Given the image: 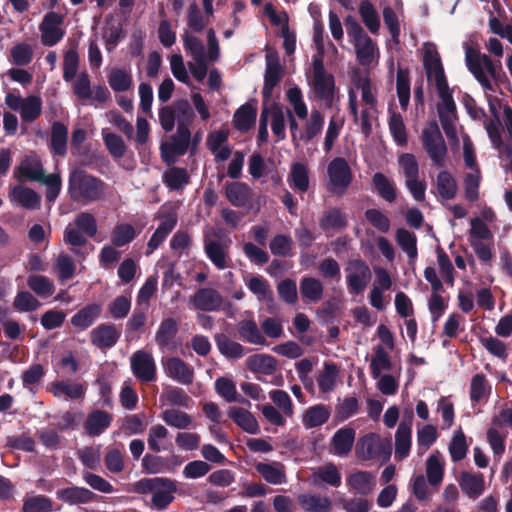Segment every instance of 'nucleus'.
I'll use <instances>...</instances> for the list:
<instances>
[{"label": "nucleus", "mask_w": 512, "mask_h": 512, "mask_svg": "<svg viewBox=\"0 0 512 512\" xmlns=\"http://www.w3.org/2000/svg\"><path fill=\"white\" fill-rule=\"evenodd\" d=\"M106 183L81 168H74L68 177V195L74 202L93 203L103 198Z\"/></svg>", "instance_id": "obj_1"}, {"label": "nucleus", "mask_w": 512, "mask_h": 512, "mask_svg": "<svg viewBox=\"0 0 512 512\" xmlns=\"http://www.w3.org/2000/svg\"><path fill=\"white\" fill-rule=\"evenodd\" d=\"M176 482L165 477L142 478L132 485V492L145 495L152 493L151 504L156 510H165L175 499Z\"/></svg>", "instance_id": "obj_2"}, {"label": "nucleus", "mask_w": 512, "mask_h": 512, "mask_svg": "<svg viewBox=\"0 0 512 512\" xmlns=\"http://www.w3.org/2000/svg\"><path fill=\"white\" fill-rule=\"evenodd\" d=\"M422 145L428 157L437 168L446 167L448 148L435 120L422 131Z\"/></svg>", "instance_id": "obj_3"}, {"label": "nucleus", "mask_w": 512, "mask_h": 512, "mask_svg": "<svg viewBox=\"0 0 512 512\" xmlns=\"http://www.w3.org/2000/svg\"><path fill=\"white\" fill-rule=\"evenodd\" d=\"M313 81L312 87L316 97L331 107L334 100L335 80L334 76L325 69L321 55L313 56Z\"/></svg>", "instance_id": "obj_4"}, {"label": "nucleus", "mask_w": 512, "mask_h": 512, "mask_svg": "<svg viewBox=\"0 0 512 512\" xmlns=\"http://www.w3.org/2000/svg\"><path fill=\"white\" fill-rule=\"evenodd\" d=\"M356 454L363 460L383 458L386 461L391 456V445L383 442L379 435L368 433L357 441Z\"/></svg>", "instance_id": "obj_5"}, {"label": "nucleus", "mask_w": 512, "mask_h": 512, "mask_svg": "<svg viewBox=\"0 0 512 512\" xmlns=\"http://www.w3.org/2000/svg\"><path fill=\"white\" fill-rule=\"evenodd\" d=\"M346 282L350 294L363 293L371 281L372 273L368 264L362 259H352L345 268Z\"/></svg>", "instance_id": "obj_6"}, {"label": "nucleus", "mask_w": 512, "mask_h": 512, "mask_svg": "<svg viewBox=\"0 0 512 512\" xmlns=\"http://www.w3.org/2000/svg\"><path fill=\"white\" fill-rule=\"evenodd\" d=\"M191 141L190 128L177 127L176 134L171 136L169 143H163L160 147L161 158L168 166L173 165L176 157L186 154Z\"/></svg>", "instance_id": "obj_7"}, {"label": "nucleus", "mask_w": 512, "mask_h": 512, "mask_svg": "<svg viewBox=\"0 0 512 512\" xmlns=\"http://www.w3.org/2000/svg\"><path fill=\"white\" fill-rule=\"evenodd\" d=\"M190 302L196 310L203 312L219 311L223 305V297L214 288L201 287L190 297Z\"/></svg>", "instance_id": "obj_8"}, {"label": "nucleus", "mask_w": 512, "mask_h": 512, "mask_svg": "<svg viewBox=\"0 0 512 512\" xmlns=\"http://www.w3.org/2000/svg\"><path fill=\"white\" fill-rule=\"evenodd\" d=\"M131 370L142 382H151L156 378V366L151 354L139 350L131 357Z\"/></svg>", "instance_id": "obj_9"}, {"label": "nucleus", "mask_w": 512, "mask_h": 512, "mask_svg": "<svg viewBox=\"0 0 512 512\" xmlns=\"http://www.w3.org/2000/svg\"><path fill=\"white\" fill-rule=\"evenodd\" d=\"M121 337V331L114 324L102 323L90 332L91 344L100 350L111 349Z\"/></svg>", "instance_id": "obj_10"}, {"label": "nucleus", "mask_w": 512, "mask_h": 512, "mask_svg": "<svg viewBox=\"0 0 512 512\" xmlns=\"http://www.w3.org/2000/svg\"><path fill=\"white\" fill-rule=\"evenodd\" d=\"M158 218L161 222L147 243L146 255L153 253L177 225L178 218L174 212H165L159 215Z\"/></svg>", "instance_id": "obj_11"}, {"label": "nucleus", "mask_w": 512, "mask_h": 512, "mask_svg": "<svg viewBox=\"0 0 512 512\" xmlns=\"http://www.w3.org/2000/svg\"><path fill=\"white\" fill-rule=\"evenodd\" d=\"M327 173L329 182L334 188L345 190L352 181L351 169L342 157H337L329 163Z\"/></svg>", "instance_id": "obj_12"}, {"label": "nucleus", "mask_w": 512, "mask_h": 512, "mask_svg": "<svg viewBox=\"0 0 512 512\" xmlns=\"http://www.w3.org/2000/svg\"><path fill=\"white\" fill-rule=\"evenodd\" d=\"M167 376L178 383L189 385L194 380V369L179 357H170L164 363Z\"/></svg>", "instance_id": "obj_13"}, {"label": "nucleus", "mask_w": 512, "mask_h": 512, "mask_svg": "<svg viewBox=\"0 0 512 512\" xmlns=\"http://www.w3.org/2000/svg\"><path fill=\"white\" fill-rule=\"evenodd\" d=\"M266 60L267 63L262 88L263 105H268L270 102L274 88L281 81L282 72L278 58L272 59L270 56H267Z\"/></svg>", "instance_id": "obj_14"}, {"label": "nucleus", "mask_w": 512, "mask_h": 512, "mask_svg": "<svg viewBox=\"0 0 512 512\" xmlns=\"http://www.w3.org/2000/svg\"><path fill=\"white\" fill-rule=\"evenodd\" d=\"M56 497L60 501L73 506L87 504L98 500L99 496L85 487L72 486L56 491Z\"/></svg>", "instance_id": "obj_15"}, {"label": "nucleus", "mask_w": 512, "mask_h": 512, "mask_svg": "<svg viewBox=\"0 0 512 512\" xmlns=\"http://www.w3.org/2000/svg\"><path fill=\"white\" fill-rule=\"evenodd\" d=\"M204 250L209 260L220 270L229 267V255L227 247L220 241L212 240L208 235L204 237Z\"/></svg>", "instance_id": "obj_16"}, {"label": "nucleus", "mask_w": 512, "mask_h": 512, "mask_svg": "<svg viewBox=\"0 0 512 512\" xmlns=\"http://www.w3.org/2000/svg\"><path fill=\"white\" fill-rule=\"evenodd\" d=\"M112 420V415L108 412L95 409L87 415L84 429L91 437L99 436L111 425Z\"/></svg>", "instance_id": "obj_17"}, {"label": "nucleus", "mask_w": 512, "mask_h": 512, "mask_svg": "<svg viewBox=\"0 0 512 512\" xmlns=\"http://www.w3.org/2000/svg\"><path fill=\"white\" fill-rule=\"evenodd\" d=\"M257 107L255 102H246L241 105L233 115L234 127L241 132L249 131L255 124Z\"/></svg>", "instance_id": "obj_18"}, {"label": "nucleus", "mask_w": 512, "mask_h": 512, "mask_svg": "<svg viewBox=\"0 0 512 512\" xmlns=\"http://www.w3.org/2000/svg\"><path fill=\"white\" fill-rule=\"evenodd\" d=\"M227 414L229 418H231L234 423L245 432L249 434L259 433L258 422L250 411L241 407L231 406L229 407Z\"/></svg>", "instance_id": "obj_19"}, {"label": "nucleus", "mask_w": 512, "mask_h": 512, "mask_svg": "<svg viewBox=\"0 0 512 512\" xmlns=\"http://www.w3.org/2000/svg\"><path fill=\"white\" fill-rule=\"evenodd\" d=\"M225 195L228 201L235 207H245L251 199V189L244 182H227Z\"/></svg>", "instance_id": "obj_20"}, {"label": "nucleus", "mask_w": 512, "mask_h": 512, "mask_svg": "<svg viewBox=\"0 0 512 512\" xmlns=\"http://www.w3.org/2000/svg\"><path fill=\"white\" fill-rule=\"evenodd\" d=\"M11 201L18 203L25 209L35 210L38 209L41 203L40 196L31 188L16 185L9 194Z\"/></svg>", "instance_id": "obj_21"}, {"label": "nucleus", "mask_w": 512, "mask_h": 512, "mask_svg": "<svg viewBox=\"0 0 512 512\" xmlns=\"http://www.w3.org/2000/svg\"><path fill=\"white\" fill-rule=\"evenodd\" d=\"M355 435V430L351 427L337 430L331 440L333 453L337 456L347 455L353 447Z\"/></svg>", "instance_id": "obj_22"}, {"label": "nucleus", "mask_w": 512, "mask_h": 512, "mask_svg": "<svg viewBox=\"0 0 512 512\" xmlns=\"http://www.w3.org/2000/svg\"><path fill=\"white\" fill-rule=\"evenodd\" d=\"M484 484L485 480L482 473L462 472L459 479L462 492L471 499H476L483 493Z\"/></svg>", "instance_id": "obj_23"}, {"label": "nucleus", "mask_w": 512, "mask_h": 512, "mask_svg": "<svg viewBox=\"0 0 512 512\" xmlns=\"http://www.w3.org/2000/svg\"><path fill=\"white\" fill-rule=\"evenodd\" d=\"M178 330L179 325L174 318L167 317L163 319L156 331L155 342L161 349L169 348Z\"/></svg>", "instance_id": "obj_24"}, {"label": "nucleus", "mask_w": 512, "mask_h": 512, "mask_svg": "<svg viewBox=\"0 0 512 512\" xmlns=\"http://www.w3.org/2000/svg\"><path fill=\"white\" fill-rule=\"evenodd\" d=\"M214 341L219 352L227 359H240L246 354L244 346L231 340L224 333L215 334Z\"/></svg>", "instance_id": "obj_25"}, {"label": "nucleus", "mask_w": 512, "mask_h": 512, "mask_svg": "<svg viewBox=\"0 0 512 512\" xmlns=\"http://www.w3.org/2000/svg\"><path fill=\"white\" fill-rule=\"evenodd\" d=\"M297 501L305 512H330L332 505L328 497L310 493L299 494Z\"/></svg>", "instance_id": "obj_26"}, {"label": "nucleus", "mask_w": 512, "mask_h": 512, "mask_svg": "<svg viewBox=\"0 0 512 512\" xmlns=\"http://www.w3.org/2000/svg\"><path fill=\"white\" fill-rule=\"evenodd\" d=\"M372 183L378 195L388 203H393L397 199L398 189L393 180L385 174L377 172L372 177Z\"/></svg>", "instance_id": "obj_27"}, {"label": "nucleus", "mask_w": 512, "mask_h": 512, "mask_svg": "<svg viewBox=\"0 0 512 512\" xmlns=\"http://www.w3.org/2000/svg\"><path fill=\"white\" fill-rule=\"evenodd\" d=\"M162 181L169 190L180 191L189 184L190 175L186 168L173 166L164 172Z\"/></svg>", "instance_id": "obj_28"}, {"label": "nucleus", "mask_w": 512, "mask_h": 512, "mask_svg": "<svg viewBox=\"0 0 512 512\" xmlns=\"http://www.w3.org/2000/svg\"><path fill=\"white\" fill-rule=\"evenodd\" d=\"M68 128L62 122L52 124L50 150L54 155L64 156L67 153Z\"/></svg>", "instance_id": "obj_29"}, {"label": "nucleus", "mask_w": 512, "mask_h": 512, "mask_svg": "<svg viewBox=\"0 0 512 512\" xmlns=\"http://www.w3.org/2000/svg\"><path fill=\"white\" fill-rule=\"evenodd\" d=\"M288 182L292 189L305 193L309 189V169L307 165L295 162L291 165Z\"/></svg>", "instance_id": "obj_30"}, {"label": "nucleus", "mask_w": 512, "mask_h": 512, "mask_svg": "<svg viewBox=\"0 0 512 512\" xmlns=\"http://www.w3.org/2000/svg\"><path fill=\"white\" fill-rule=\"evenodd\" d=\"M411 448V425L401 422L395 434V458L403 460L410 453Z\"/></svg>", "instance_id": "obj_31"}, {"label": "nucleus", "mask_w": 512, "mask_h": 512, "mask_svg": "<svg viewBox=\"0 0 512 512\" xmlns=\"http://www.w3.org/2000/svg\"><path fill=\"white\" fill-rule=\"evenodd\" d=\"M247 367L251 372L271 375L277 370V360L268 354H255L247 358Z\"/></svg>", "instance_id": "obj_32"}, {"label": "nucleus", "mask_w": 512, "mask_h": 512, "mask_svg": "<svg viewBox=\"0 0 512 512\" xmlns=\"http://www.w3.org/2000/svg\"><path fill=\"white\" fill-rule=\"evenodd\" d=\"M347 485L361 495H368L375 486L374 476L367 471H357L347 478Z\"/></svg>", "instance_id": "obj_33"}, {"label": "nucleus", "mask_w": 512, "mask_h": 512, "mask_svg": "<svg viewBox=\"0 0 512 512\" xmlns=\"http://www.w3.org/2000/svg\"><path fill=\"white\" fill-rule=\"evenodd\" d=\"M369 367L373 379H378L382 371L392 370L393 363L390 355L382 345H378L374 348V356L371 359Z\"/></svg>", "instance_id": "obj_34"}, {"label": "nucleus", "mask_w": 512, "mask_h": 512, "mask_svg": "<svg viewBox=\"0 0 512 512\" xmlns=\"http://www.w3.org/2000/svg\"><path fill=\"white\" fill-rule=\"evenodd\" d=\"M238 335L244 342L265 345L266 339L252 319L242 320L238 323Z\"/></svg>", "instance_id": "obj_35"}, {"label": "nucleus", "mask_w": 512, "mask_h": 512, "mask_svg": "<svg viewBox=\"0 0 512 512\" xmlns=\"http://www.w3.org/2000/svg\"><path fill=\"white\" fill-rule=\"evenodd\" d=\"M436 188L438 195L444 200L454 199L458 191L455 178L447 170H442L437 174Z\"/></svg>", "instance_id": "obj_36"}, {"label": "nucleus", "mask_w": 512, "mask_h": 512, "mask_svg": "<svg viewBox=\"0 0 512 512\" xmlns=\"http://www.w3.org/2000/svg\"><path fill=\"white\" fill-rule=\"evenodd\" d=\"M100 313V305L95 303L86 305L72 316L71 324L82 330L87 329L95 322Z\"/></svg>", "instance_id": "obj_37"}, {"label": "nucleus", "mask_w": 512, "mask_h": 512, "mask_svg": "<svg viewBox=\"0 0 512 512\" xmlns=\"http://www.w3.org/2000/svg\"><path fill=\"white\" fill-rule=\"evenodd\" d=\"M483 54L479 50L474 49L468 44L465 47V61L468 70L472 73L478 82L487 77L483 65Z\"/></svg>", "instance_id": "obj_38"}, {"label": "nucleus", "mask_w": 512, "mask_h": 512, "mask_svg": "<svg viewBox=\"0 0 512 512\" xmlns=\"http://www.w3.org/2000/svg\"><path fill=\"white\" fill-rule=\"evenodd\" d=\"M483 54L479 50L474 49L468 44L465 47V61L468 70L472 73L478 82L487 77L483 65Z\"/></svg>", "instance_id": "obj_39"}, {"label": "nucleus", "mask_w": 512, "mask_h": 512, "mask_svg": "<svg viewBox=\"0 0 512 512\" xmlns=\"http://www.w3.org/2000/svg\"><path fill=\"white\" fill-rule=\"evenodd\" d=\"M339 367L334 362H325L323 371L317 377V384L322 393H330L334 390Z\"/></svg>", "instance_id": "obj_40"}, {"label": "nucleus", "mask_w": 512, "mask_h": 512, "mask_svg": "<svg viewBox=\"0 0 512 512\" xmlns=\"http://www.w3.org/2000/svg\"><path fill=\"white\" fill-rule=\"evenodd\" d=\"M324 126V116L319 110H312L310 118L305 123L304 131L299 133V140L309 143L321 133Z\"/></svg>", "instance_id": "obj_41"}, {"label": "nucleus", "mask_w": 512, "mask_h": 512, "mask_svg": "<svg viewBox=\"0 0 512 512\" xmlns=\"http://www.w3.org/2000/svg\"><path fill=\"white\" fill-rule=\"evenodd\" d=\"M348 225L345 214L338 208H331L326 211L319 221V226L323 231L342 230Z\"/></svg>", "instance_id": "obj_42"}, {"label": "nucleus", "mask_w": 512, "mask_h": 512, "mask_svg": "<svg viewBox=\"0 0 512 512\" xmlns=\"http://www.w3.org/2000/svg\"><path fill=\"white\" fill-rule=\"evenodd\" d=\"M51 391L53 395L60 398L62 395L77 400L85 395V389L80 383H68L64 381H54L51 383Z\"/></svg>", "instance_id": "obj_43"}, {"label": "nucleus", "mask_w": 512, "mask_h": 512, "mask_svg": "<svg viewBox=\"0 0 512 512\" xmlns=\"http://www.w3.org/2000/svg\"><path fill=\"white\" fill-rule=\"evenodd\" d=\"M396 91L401 108L406 110L410 100V76L408 68L398 67Z\"/></svg>", "instance_id": "obj_44"}, {"label": "nucleus", "mask_w": 512, "mask_h": 512, "mask_svg": "<svg viewBox=\"0 0 512 512\" xmlns=\"http://www.w3.org/2000/svg\"><path fill=\"white\" fill-rule=\"evenodd\" d=\"M324 287L321 281L313 277H303L300 281V293L310 302H318L323 295Z\"/></svg>", "instance_id": "obj_45"}, {"label": "nucleus", "mask_w": 512, "mask_h": 512, "mask_svg": "<svg viewBox=\"0 0 512 512\" xmlns=\"http://www.w3.org/2000/svg\"><path fill=\"white\" fill-rule=\"evenodd\" d=\"M330 417V412L325 405L318 404L309 407L304 416L303 423L307 428H315L325 424Z\"/></svg>", "instance_id": "obj_46"}, {"label": "nucleus", "mask_w": 512, "mask_h": 512, "mask_svg": "<svg viewBox=\"0 0 512 512\" xmlns=\"http://www.w3.org/2000/svg\"><path fill=\"white\" fill-rule=\"evenodd\" d=\"M27 286L39 297L44 299L50 297L55 291L54 283L47 276L43 275H29L27 278Z\"/></svg>", "instance_id": "obj_47"}, {"label": "nucleus", "mask_w": 512, "mask_h": 512, "mask_svg": "<svg viewBox=\"0 0 512 512\" xmlns=\"http://www.w3.org/2000/svg\"><path fill=\"white\" fill-rule=\"evenodd\" d=\"M388 126L394 141L400 146L406 145L407 132L402 115L391 108H389Z\"/></svg>", "instance_id": "obj_48"}, {"label": "nucleus", "mask_w": 512, "mask_h": 512, "mask_svg": "<svg viewBox=\"0 0 512 512\" xmlns=\"http://www.w3.org/2000/svg\"><path fill=\"white\" fill-rule=\"evenodd\" d=\"M137 236L135 228L128 223L117 224L111 233V243L115 247H123L131 243Z\"/></svg>", "instance_id": "obj_49"}, {"label": "nucleus", "mask_w": 512, "mask_h": 512, "mask_svg": "<svg viewBox=\"0 0 512 512\" xmlns=\"http://www.w3.org/2000/svg\"><path fill=\"white\" fill-rule=\"evenodd\" d=\"M359 14L368 30L376 34L380 28V19L374 5L368 0H363L359 6Z\"/></svg>", "instance_id": "obj_50"}, {"label": "nucleus", "mask_w": 512, "mask_h": 512, "mask_svg": "<svg viewBox=\"0 0 512 512\" xmlns=\"http://www.w3.org/2000/svg\"><path fill=\"white\" fill-rule=\"evenodd\" d=\"M175 109L177 127L189 128L194 120V111L187 99H178L172 103Z\"/></svg>", "instance_id": "obj_51"}, {"label": "nucleus", "mask_w": 512, "mask_h": 512, "mask_svg": "<svg viewBox=\"0 0 512 512\" xmlns=\"http://www.w3.org/2000/svg\"><path fill=\"white\" fill-rule=\"evenodd\" d=\"M490 391L491 386L484 374H475L472 377L470 384V400L473 403H479L483 399L487 398Z\"/></svg>", "instance_id": "obj_52"}, {"label": "nucleus", "mask_w": 512, "mask_h": 512, "mask_svg": "<svg viewBox=\"0 0 512 512\" xmlns=\"http://www.w3.org/2000/svg\"><path fill=\"white\" fill-rule=\"evenodd\" d=\"M108 83L114 92H125L131 89L133 80L125 70L114 68L108 75Z\"/></svg>", "instance_id": "obj_53"}, {"label": "nucleus", "mask_w": 512, "mask_h": 512, "mask_svg": "<svg viewBox=\"0 0 512 512\" xmlns=\"http://www.w3.org/2000/svg\"><path fill=\"white\" fill-rule=\"evenodd\" d=\"M162 419L168 426L177 429H188L193 422L189 414L176 409L165 410L162 413Z\"/></svg>", "instance_id": "obj_54"}, {"label": "nucleus", "mask_w": 512, "mask_h": 512, "mask_svg": "<svg viewBox=\"0 0 512 512\" xmlns=\"http://www.w3.org/2000/svg\"><path fill=\"white\" fill-rule=\"evenodd\" d=\"M53 501L46 495L27 497L23 501L22 512H51Z\"/></svg>", "instance_id": "obj_55"}, {"label": "nucleus", "mask_w": 512, "mask_h": 512, "mask_svg": "<svg viewBox=\"0 0 512 512\" xmlns=\"http://www.w3.org/2000/svg\"><path fill=\"white\" fill-rule=\"evenodd\" d=\"M396 241L410 259L417 257V238L414 233L405 228H398L396 231Z\"/></svg>", "instance_id": "obj_56"}, {"label": "nucleus", "mask_w": 512, "mask_h": 512, "mask_svg": "<svg viewBox=\"0 0 512 512\" xmlns=\"http://www.w3.org/2000/svg\"><path fill=\"white\" fill-rule=\"evenodd\" d=\"M427 480L431 486L438 487L443 480L444 466L439 457L432 454L426 463Z\"/></svg>", "instance_id": "obj_57"}, {"label": "nucleus", "mask_w": 512, "mask_h": 512, "mask_svg": "<svg viewBox=\"0 0 512 512\" xmlns=\"http://www.w3.org/2000/svg\"><path fill=\"white\" fill-rule=\"evenodd\" d=\"M41 111L42 101L40 97L31 95L25 99L20 111V116L24 122L30 123L40 116Z\"/></svg>", "instance_id": "obj_58"}, {"label": "nucleus", "mask_w": 512, "mask_h": 512, "mask_svg": "<svg viewBox=\"0 0 512 512\" xmlns=\"http://www.w3.org/2000/svg\"><path fill=\"white\" fill-rule=\"evenodd\" d=\"M270 113L272 114L271 129L273 134L277 137L278 141L284 140L286 137L285 133V116L282 107L273 102L269 105Z\"/></svg>", "instance_id": "obj_59"}, {"label": "nucleus", "mask_w": 512, "mask_h": 512, "mask_svg": "<svg viewBox=\"0 0 512 512\" xmlns=\"http://www.w3.org/2000/svg\"><path fill=\"white\" fill-rule=\"evenodd\" d=\"M467 451H468V446L466 443L465 434L462 431V429L459 428L455 432V434L449 444V452H450L452 461H454V462L461 461L462 459L465 458Z\"/></svg>", "instance_id": "obj_60"}, {"label": "nucleus", "mask_w": 512, "mask_h": 512, "mask_svg": "<svg viewBox=\"0 0 512 512\" xmlns=\"http://www.w3.org/2000/svg\"><path fill=\"white\" fill-rule=\"evenodd\" d=\"M293 247L292 238L289 235L277 234L275 235L270 243L269 248L273 255L281 257L292 256L291 250Z\"/></svg>", "instance_id": "obj_61"}, {"label": "nucleus", "mask_w": 512, "mask_h": 512, "mask_svg": "<svg viewBox=\"0 0 512 512\" xmlns=\"http://www.w3.org/2000/svg\"><path fill=\"white\" fill-rule=\"evenodd\" d=\"M256 471L270 484L278 485L285 481L284 472L273 464L259 462Z\"/></svg>", "instance_id": "obj_62"}, {"label": "nucleus", "mask_w": 512, "mask_h": 512, "mask_svg": "<svg viewBox=\"0 0 512 512\" xmlns=\"http://www.w3.org/2000/svg\"><path fill=\"white\" fill-rule=\"evenodd\" d=\"M142 468L148 474H158L169 470L170 466L165 458L147 453L142 458Z\"/></svg>", "instance_id": "obj_63"}, {"label": "nucleus", "mask_w": 512, "mask_h": 512, "mask_svg": "<svg viewBox=\"0 0 512 512\" xmlns=\"http://www.w3.org/2000/svg\"><path fill=\"white\" fill-rule=\"evenodd\" d=\"M12 63L17 66H26L33 59V49L27 43H18L10 49Z\"/></svg>", "instance_id": "obj_64"}]
</instances>
